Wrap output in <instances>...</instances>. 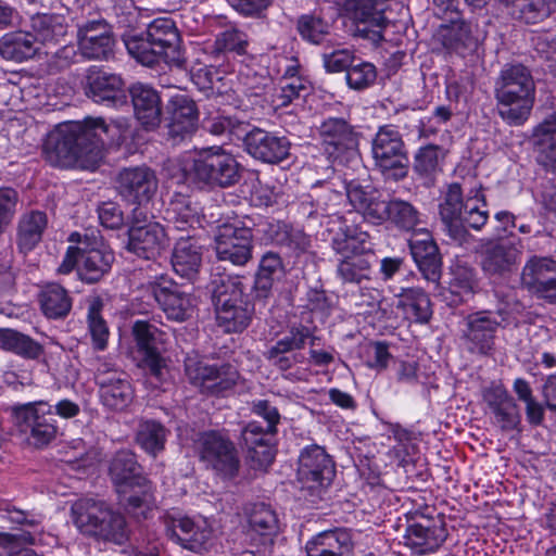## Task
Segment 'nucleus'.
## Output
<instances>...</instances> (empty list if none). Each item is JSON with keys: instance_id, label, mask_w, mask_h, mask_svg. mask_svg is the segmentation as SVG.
I'll list each match as a JSON object with an SVG mask.
<instances>
[{"instance_id": "obj_1", "label": "nucleus", "mask_w": 556, "mask_h": 556, "mask_svg": "<svg viewBox=\"0 0 556 556\" xmlns=\"http://www.w3.org/2000/svg\"><path fill=\"white\" fill-rule=\"evenodd\" d=\"M129 119L106 123L102 117H86L51 132L45 143V159L53 166L94 169L106 147L119 146L128 137Z\"/></svg>"}, {"instance_id": "obj_2", "label": "nucleus", "mask_w": 556, "mask_h": 556, "mask_svg": "<svg viewBox=\"0 0 556 556\" xmlns=\"http://www.w3.org/2000/svg\"><path fill=\"white\" fill-rule=\"evenodd\" d=\"M128 53L144 66L165 63L185 68L187 58L176 23L168 17L153 20L144 33L124 38Z\"/></svg>"}, {"instance_id": "obj_3", "label": "nucleus", "mask_w": 556, "mask_h": 556, "mask_svg": "<svg viewBox=\"0 0 556 556\" xmlns=\"http://www.w3.org/2000/svg\"><path fill=\"white\" fill-rule=\"evenodd\" d=\"M494 96L501 118L511 126L525 124L535 102V83L521 63L505 64L494 83Z\"/></svg>"}, {"instance_id": "obj_4", "label": "nucleus", "mask_w": 556, "mask_h": 556, "mask_svg": "<svg viewBox=\"0 0 556 556\" xmlns=\"http://www.w3.org/2000/svg\"><path fill=\"white\" fill-rule=\"evenodd\" d=\"M71 511L78 530L97 542L122 546L130 539L126 516L103 501L80 498L72 505Z\"/></svg>"}, {"instance_id": "obj_5", "label": "nucleus", "mask_w": 556, "mask_h": 556, "mask_svg": "<svg viewBox=\"0 0 556 556\" xmlns=\"http://www.w3.org/2000/svg\"><path fill=\"white\" fill-rule=\"evenodd\" d=\"M242 276H222L212 281V301L217 326L226 333L245 330L254 316V304Z\"/></svg>"}, {"instance_id": "obj_6", "label": "nucleus", "mask_w": 556, "mask_h": 556, "mask_svg": "<svg viewBox=\"0 0 556 556\" xmlns=\"http://www.w3.org/2000/svg\"><path fill=\"white\" fill-rule=\"evenodd\" d=\"M346 197L353 207L374 224L391 222L397 228L410 231L420 222L418 210L408 201L392 199L386 201L370 186L363 187L356 180L345 182Z\"/></svg>"}, {"instance_id": "obj_7", "label": "nucleus", "mask_w": 556, "mask_h": 556, "mask_svg": "<svg viewBox=\"0 0 556 556\" xmlns=\"http://www.w3.org/2000/svg\"><path fill=\"white\" fill-rule=\"evenodd\" d=\"M483 194L477 192L475 197L463 199L462 187L458 184L448 186L443 202L440 204V217L443 230L452 243L465 247L473 242V236L466 226L473 230H481L486 224L488 211L481 210L478 201Z\"/></svg>"}, {"instance_id": "obj_8", "label": "nucleus", "mask_w": 556, "mask_h": 556, "mask_svg": "<svg viewBox=\"0 0 556 556\" xmlns=\"http://www.w3.org/2000/svg\"><path fill=\"white\" fill-rule=\"evenodd\" d=\"M186 179L199 185L229 187L240 179V165L220 147L203 150L184 168Z\"/></svg>"}, {"instance_id": "obj_9", "label": "nucleus", "mask_w": 556, "mask_h": 556, "mask_svg": "<svg viewBox=\"0 0 556 556\" xmlns=\"http://www.w3.org/2000/svg\"><path fill=\"white\" fill-rule=\"evenodd\" d=\"M11 416L17 431L26 435L27 442L37 448L49 445L56 438L54 413L46 401L14 405L11 407Z\"/></svg>"}, {"instance_id": "obj_10", "label": "nucleus", "mask_w": 556, "mask_h": 556, "mask_svg": "<svg viewBox=\"0 0 556 556\" xmlns=\"http://www.w3.org/2000/svg\"><path fill=\"white\" fill-rule=\"evenodd\" d=\"M376 166L387 179L400 180L408 173V156L397 130L381 127L372 140Z\"/></svg>"}, {"instance_id": "obj_11", "label": "nucleus", "mask_w": 556, "mask_h": 556, "mask_svg": "<svg viewBox=\"0 0 556 556\" xmlns=\"http://www.w3.org/2000/svg\"><path fill=\"white\" fill-rule=\"evenodd\" d=\"M185 374L189 382L202 393L220 394L231 389L238 378V370L230 364H208L197 355L185 358Z\"/></svg>"}, {"instance_id": "obj_12", "label": "nucleus", "mask_w": 556, "mask_h": 556, "mask_svg": "<svg viewBox=\"0 0 556 556\" xmlns=\"http://www.w3.org/2000/svg\"><path fill=\"white\" fill-rule=\"evenodd\" d=\"M201 459L223 482H232L240 473V459L233 443L217 432L204 433L200 441Z\"/></svg>"}, {"instance_id": "obj_13", "label": "nucleus", "mask_w": 556, "mask_h": 556, "mask_svg": "<svg viewBox=\"0 0 556 556\" xmlns=\"http://www.w3.org/2000/svg\"><path fill=\"white\" fill-rule=\"evenodd\" d=\"M74 21L81 55L88 60H109L113 55L115 47L111 25L102 17L75 16Z\"/></svg>"}, {"instance_id": "obj_14", "label": "nucleus", "mask_w": 556, "mask_h": 556, "mask_svg": "<svg viewBox=\"0 0 556 556\" xmlns=\"http://www.w3.org/2000/svg\"><path fill=\"white\" fill-rule=\"evenodd\" d=\"M113 262L114 254L106 248L70 247L59 271L67 274L76 266L83 281L94 283L109 273Z\"/></svg>"}, {"instance_id": "obj_15", "label": "nucleus", "mask_w": 556, "mask_h": 556, "mask_svg": "<svg viewBox=\"0 0 556 556\" xmlns=\"http://www.w3.org/2000/svg\"><path fill=\"white\" fill-rule=\"evenodd\" d=\"M522 255L520 238L481 239V267L489 277L501 278L514 271Z\"/></svg>"}, {"instance_id": "obj_16", "label": "nucleus", "mask_w": 556, "mask_h": 556, "mask_svg": "<svg viewBox=\"0 0 556 556\" xmlns=\"http://www.w3.org/2000/svg\"><path fill=\"white\" fill-rule=\"evenodd\" d=\"M387 0H344L342 3L346 16L352 20L354 36L378 42L388 18L384 15Z\"/></svg>"}, {"instance_id": "obj_17", "label": "nucleus", "mask_w": 556, "mask_h": 556, "mask_svg": "<svg viewBox=\"0 0 556 556\" xmlns=\"http://www.w3.org/2000/svg\"><path fill=\"white\" fill-rule=\"evenodd\" d=\"M215 253L220 262L243 266L252 258L253 232L238 224H223L215 235Z\"/></svg>"}, {"instance_id": "obj_18", "label": "nucleus", "mask_w": 556, "mask_h": 556, "mask_svg": "<svg viewBox=\"0 0 556 556\" xmlns=\"http://www.w3.org/2000/svg\"><path fill=\"white\" fill-rule=\"evenodd\" d=\"M244 151L254 160L279 164L290 157L291 141L286 136L253 126L245 128L242 137Z\"/></svg>"}, {"instance_id": "obj_19", "label": "nucleus", "mask_w": 556, "mask_h": 556, "mask_svg": "<svg viewBox=\"0 0 556 556\" xmlns=\"http://www.w3.org/2000/svg\"><path fill=\"white\" fill-rule=\"evenodd\" d=\"M556 260L551 256L532 255L523 265L520 282L523 289L538 300L556 305Z\"/></svg>"}, {"instance_id": "obj_20", "label": "nucleus", "mask_w": 556, "mask_h": 556, "mask_svg": "<svg viewBox=\"0 0 556 556\" xmlns=\"http://www.w3.org/2000/svg\"><path fill=\"white\" fill-rule=\"evenodd\" d=\"M157 184L154 170L148 166L122 168L115 178L118 194L132 204L150 202L157 190Z\"/></svg>"}, {"instance_id": "obj_21", "label": "nucleus", "mask_w": 556, "mask_h": 556, "mask_svg": "<svg viewBox=\"0 0 556 556\" xmlns=\"http://www.w3.org/2000/svg\"><path fill=\"white\" fill-rule=\"evenodd\" d=\"M84 89L85 94L99 104L121 106L127 103L125 81L115 73L90 67L85 77Z\"/></svg>"}, {"instance_id": "obj_22", "label": "nucleus", "mask_w": 556, "mask_h": 556, "mask_svg": "<svg viewBox=\"0 0 556 556\" xmlns=\"http://www.w3.org/2000/svg\"><path fill=\"white\" fill-rule=\"evenodd\" d=\"M448 533L441 515H421L420 519L406 529L405 545L418 555L435 552Z\"/></svg>"}, {"instance_id": "obj_23", "label": "nucleus", "mask_w": 556, "mask_h": 556, "mask_svg": "<svg viewBox=\"0 0 556 556\" xmlns=\"http://www.w3.org/2000/svg\"><path fill=\"white\" fill-rule=\"evenodd\" d=\"M500 321L489 311L469 314L465 318L463 338L471 353L488 356L494 351Z\"/></svg>"}, {"instance_id": "obj_24", "label": "nucleus", "mask_w": 556, "mask_h": 556, "mask_svg": "<svg viewBox=\"0 0 556 556\" xmlns=\"http://www.w3.org/2000/svg\"><path fill=\"white\" fill-rule=\"evenodd\" d=\"M149 289L168 319L182 323L191 317L194 307L193 299L179 290L172 280L161 276L149 285Z\"/></svg>"}, {"instance_id": "obj_25", "label": "nucleus", "mask_w": 556, "mask_h": 556, "mask_svg": "<svg viewBox=\"0 0 556 556\" xmlns=\"http://www.w3.org/2000/svg\"><path fill=\"white\" fill-rule=\"evenodd\" d=\"M336 477L332 458L323 446L312 444L303 448L299 456L298 480L301 483H317L329 486Z\"/></svg>"}, {"instance_id": "obj_26", "label": "nucleus", "mask_w": 556, "mask_h": 556, "mask_svg": "<svg viewBox=\"0 0 556 556\" xmlns=\"http://www.w3.org/2000/svg\"><path fill=\"white\" fill-rule=\"evenodd\" d=\"M167 136L178 143L192 135L198 126L199 112L195 102L186 94H175L167 104Z\"/></svg>"}, {"instance_id": "obj_27", "label": "nucleus", "mask_w": 556, "mask_h": 556, "mask_svg": "<svg viewBox=\"0 0 556 556\" xmlns=\"http://www.w3.org/2000/svg\"><path fill=\"white\" fill-rule=\"evenodd\" d=\"M169 238L160 223L129 226L127 250L138 257L154 260L168 247Z\"/></svg>"}, {"instance_id": "obj_28", "label": "nucleus", "mask_w": 556, "mask_h": 556, "mask_svg": "<svg viewBox=\"0 0 556 556\" xmlns=\"http://www.w3.org/2000/svg\"><path fill=\"white\" fill-rule=\"evenodd\" d=\"M168 533L182 548L201 554L208 549L213 530L205 520L179 517L172 520Z\"/></svg>"}, {"instance_id": "obj_29", "label": "nucleus", "mask_w": 556, "mask_h": 556, "mask_svg": "<svg viewBox=\"0 0 556 556\" xmlns=\"http://www.w3.org/2000/svg\"><path fill=\"white\" fill-rule=\"evenodd\" d=\"M262 425L250 421L242 430V440L248 450L247 459L254 472H265L275 459L274 435L262 434Z\"/></svg>"}, {"instance_id": "obj_30", "label": "nucleus", "mask_w": 556, "mask_h": 556, "mask_svg": "<svg viewBox=\"0 0 556 556\" xmlns=\"http://www.w3.org/2000/svg\"><path fill=\"white\" fill-rule=\"evenodd\" d=\"M408 242L412 256L425 279L437 282L441 277L442 261L431 235L428 231L417 232Z\"/></svg>"}, {"instance_id": "obj_31", "label": "nucleus", "mask_w": 556, "mask_h": 556, "mask_svg": "<svg viewBox=\"0 0 556 556\" xmlns=\"http://www.w3.org/2000/svg\"><path fill=\"white\" fill-rule=\"evenodd\" d=\"M248 522V534L261 544H273L280 531L279 519L270 505L265 503L250 504L244 509Z\"/></svg>"}, {"instance_id": "obj_32", "label": "nucleus", "mask_w": 556, "mask_h": 556, "mask_svg": "<svg viewBox=\"0 0 556 556\" xmlns=\"http://www.w3.org/2000/svg\"><path fill=\"white\" fill-rule=\"evenodd\" d=\"M134 113L146 129H155L161 124L162 102L159 92L143 84H135L129 90Z\"/></svg>"}, {"instance_id": "obj_33", "label": "nucleus", "mask_w": 556, "mask_h": 556, "mask_svg": "<svg viewBox=\"0 0 556 556\" xmlns=\"http://www.w3.org/2000/svg\"><path fill=\"white\" fill-rule=\"evenodd\" d=\"M536 162L556 174V111L547 115L532 131Z\"/></svg>"}, {"instance_id": "obj_34", "label": "nucleus", "mask_w": 556, "mask_h": 556, "mask_svg": "<svg viewBox=\"0 0 556 556\" xmlns=\"http://www.w3.org/2000/svg\"><path fill=\"white\" fill-rule=\"evenodd\" d=\"M319 131L323 143L330 154L355 153L357 147L356 134L343 118L330 117L326 119L320 125Z\"/></svg>"}, {"instance_id": "obj_35", "label": "nucleus", "mask_w": 556, "mask_h": 556, "mask_svg": "<svg viewBox=\"0 0 556 556\" xmlns=\"http://www.w3.org/2000/svg\"><path fill=\"white\" fill-rule=\"evenodd\" d=\"M202 264V248L194 236L181 237L174 245L172 266L177 275L192 280Z\"/></svg>"}, {"instance_id": "obj_36", "label": "nucleus", "mask_w": 556, "mask_h": 556, "mask_svg": "<svg viewBox=\"0 0 556 556\" xmlns=\"http://www.w3.org/2000/svg\"><path fill=\"white\" fill-rule=\"evenodd\" d=\"M353 548L351 531L345 528L324 531L307 542V556H344Z\"/></svg>"}, {"instance_id": "obj_37", "label": "nucleus", "mask_w": 556, "mask_h": 556, "mask_svg": "<svg viewBox=\"0 0 556 556\" xmlns=\"http://www.w3.org/2000/svg\"><path fill=\"white\" fill-rule=\"evenodd\" d=\"M98 387L102 404L110 409L123 410L134 400V390L126 374H117L113 378L101 374Z\"/></svg>"}, {"instance_id": "obj_38", "label": "nucleus", "mask_w": 556, "mask_h": 556, "mask_svg": "<svg viewBox=\"0 0 556 556\" xmlns=\"http://www.w3.org/2000/svg\"><path fill=\"white\" fill-rule=\"evenodd\" d=\"M48 226V217L45 212L30 211L24 213L16 225L15 243L20 253L27 254L42 240Z\"/></svg>"}, {"instance_id": "obj_39", "label": "nucleus", "mask_w": 556, "mask_h": 556, "mask_svg": "<svg viewBox=\"0 0 556 556\" xmlns=\"http://www.w3.org/2000/svg\"><path fill=\"white\" fill-rule=\"evenodd\" d=\"M109 472L112 482L119 486H143L148 483L136 455L128 450L118 451L114 455Z\"/></svg>"}, {"instance_id": "obj_40", "label": "nucleus", "mask_w": 556, "mask_h": 556, "mask_svg": "<svg viewBox=\"0 0 556 556\" xmlns=\"http://www.w3.org/2000/svg\"><path fill=\"white\" fill-rule=\"evenodd\" d=\"M395 298V307L402 311L406 319L420 324L428 323L432 315L431 302L424 289L403 288Z\"/></svg>"}, {"instance_id": "obj_41", "label": "nucleus", "mask_w": 556, "mask_h": 556, "mask_svg": "<svg viewBox=\"0 0 556 556\" xmlns=\"http://www.w3.org/2000/svg\"><path fill=\"white\" fill-rule=\"evenodd\" d=\"M38 302L42 314L49 319H64L73 306L70 292L55 282L47 283L41 288Z\"/></svg>"}, {"instance_id": "obj_42", "label": "nucleus", "mask_w": 556, "mask_h": 556, "mask_svg": "<svg viewBox=\"0 0 556 556\" xmlns=\"http://www.w3.org/2000/svg\"><path fill=\"white\" fill-rule=\"evenodd\" d=\"M165 219L177 230L200 227L201 217L197 204L187 195L175 194L165 210Z\"/></svg>"}, {"instance_id": "obj_43", "label": "nucleus", "mask_w": 556, "mask_h": 556, "mask_svg": "<svg viewBox=\"0 0 556 556\" xmlns=\"http://www.w3.org/2000/svg\"><path fill=\"white\" fill-rule=\"evenodd\" d=\"M39 46L28 31H12L0 38V55L9 61L23 62L34 58Z\"/></svg>"}, {"instance_id": "obj_44", "label": "nucleus", "mask_w": 556, "mask_h": 556, "mask_svg": "<svg viewBox=\"0 0 556 556\" xmlns=\"http://www.w3.org/2000/svg\"><path fill=\"white\" fill-rule=\"evenodd\" d=\"M31 36L36 43L55 46L61 43L67 34L65 17L55 14H38L31 18Z\"/></svg>"}, {"instance_id": "obj_45", "label": "nucleus", "mask_w": 556, "mask_h": 556, "mask_svg": "<svg viewBox=\"0 0 556 556\" xmlns=\"http://www.w3.org/2000/svg\"><path fill=\"white\" fill-rule=\"evenodd\" d=\"M169 430L154 419H142L136 430L137 444L152 457H156L165 448Z\"/></svg>"}, {"instance_id": "obj_46", "label": "nucleus", "mask_w": 556, "mask_h": 556, "mask_svg": "<svg viewBox=\"0 0 556 556\" xmlns=\"http://www.w3.org/2000/svg\"><path fill=\"white\" fill-rule=\"evenodd\" d=\"M0 348L27 359H37L43 353L42 345L37 341L9 328L0 329Z\"/></svg>"}, {"instance_id": "obj_47", "label": "nucleus", "mask_w": 556, "mask_h": 556, "mask_svg": "<svg viewBox=\"0 0 556 556\" xmlns=\"http://www.w3.org/2000/svg\"><path fill=\"white\" fill-rule=\"evenodd\" d=\"M369 236L367 232L359 231L354 226H348L343 223L340 224L338 231L331 239V245L338 253L349 255H358L367 250Z\"/></svg>"}, {"instance_id": "obj_48", "label": "nucleus", "mask_w": 556, "mask_h": 556, "mask_svg": "<svg viewBox=\"0 0 556 556\" xmlns=\"http://www.w3.org/2000/svg\"><path fill=\"white\" fill-rule=\"evenodd\" d=\"M249 47V36L236 26H228L215 37L213 45L214 53H233L243 55Z\"/></svg>"}, {"instance_id": "obj_49", "label": "nucleus", "mask_w": 556, "mask_h": 556, "mask_svg": "<svg viewBox=\"0 0 556 556\" xmlns=\"http://www.w3.org/2000/svg\"><path fill=\"white\" fill-rule=\"evenodd\" d=\"M556 0H516L514 14L527 24H538L554 11Z\"/></svg>"}, {"instance_id": "obj_50", "label": "nucleus", "mask_w": 556, "mask_h": 556, "mask_svg": "<svg viewBox=\"0 0 556 556\" xmlns=\"http://www.w3.org/2000/svg\"><path fill=\"white\" fill-rule=\"evenodd\" d=\"M202 127L214 136L229 135L237 139H242L245 128H249V124L215 112L203 118Z\"/></svg>"}, {"instance_id": "obj_51", "label": "nucleus", "mask_w": 556, "mask_h": 556, "mask_svg": "<svg viewBox=\"0 0 556 556\" xmlns=\"http://www.w3.org/2000/svg\"><path fill=\"white\" fill-rule=\"evenodd\" d=\"M343 282L359 283L370 278V263L359 255H346L337 267Z\"/></svg>"}, {"instance_id": "obj_52", "label": "nucleus", "mask_w": 556, "mask_h": 556, "mask_svg": "<svg viewBox=\"0 0 556 556\" xmlns=\"http://www.w3.org/2000/svg\"><path fill=\"white\" fill-rule=\"evenodd\" d=\"M348 86L353 90H365L372 86L377 79L376 66L367 61L357 58L345 75Z\"/></svg>"}, {"instance_id": "obj_53", "label": "nucleus", "mask_w": 556, "mask_h": 556, "mask_svg": "<svg viewBox=\"0 0 556 556\" xmlns=\"http://www.w3.org/2000/svg\"><path fill=\"white\" fill-rule=\"evenodd\" d=\"M296 29L302 39L320 45L330 33V24L319 16L305 14L299 17Z\"/></svg>"}, {"instance_id": "obj_54", "label": "nucleus", "mask_w": 556, "mask_h": 556, "mask_svg": "<svg viewBox=\"0 0 556 556\" xmlns=\"http://www.w3.org/2000/svg\"><path fill=\"white\" fill-rule=\"evenodd\" d=\"M308 89L309 87L303 78L282 81L280 87L273 93L271 103L276 109L286 108L294 100L304 98L308 93Z\"/></svg>"}, {"instance_id": "obj_55", "label": "nucleus", "mask_w": 556, "mask_h": 556, "mask_svg": "<svg viewBox=\"0 0 556 556\" xmlns=\"http://www.w3.org/2000/svg\"><path fill=\"white\" fill-rule=\"evenodd\" d=\"M102 301L97 298L90 302L88 308L89 331L92 338L93 346L97 350H104L109 338V329L105 320L100 315Z\"/></svg>"}, {"instance_id": "obj_56", "label": "nucleus", "mask_w": 556, "mask_h": 556, "mask_svg": "<svg viewBox=\"0 0 556 556\" xmlns=\"http://www.w3.org/2000/svg\"><path fill=\"white\" fill-rule=\"evenodd\" d=\"M442 38L443 45L448 49L466 48L472 39L470 24L463 20L452 21V24L444 28Z\"/></svg>"}, {"instance_id": "obj_57", "label": "nucleus", "mask_w": 556, "mask_h": 556, "mask_svg": "<svg viewBox=\"0 0 556 556\" xmlns=\"http://www.w3.org/2000/svg\"><path fill=\"white\" fill-rule=\"evenodd\" d=\"M307 339H311V344L313 345L315 338L308 327L303 325L293 326L288 333L279 339L271 348L283 352L295 353L294 351L304 348Z\"/></svg>"}, {"instance_id": "obj_58", "label": "nucleus", "mask_w": 556, "mask_h": 556, "mask_svg": "<svg viewBox=\"0 0 556 556\" xmlns=\"http://www.w3.org/2000/svg\"><path fill=\"white\" fill-rule=\"evenodd\" d=\"M440 148L438 146H426L415 156L414 169L424 177L434 175L439 170Z\"/></svg>"}, {"instance_id": "obj_59", "label": "nucleus", "mask_w": 556, "mask_h": 556, "mask_svg": "<svg viewBox=\"0 0 556 556\" xmlns=\"http://www.w3.org/2000/svg\"><path fill=\"white\" fill-rule=\"evenodd\" d=\"M534 50L546 62V68L556 76V36L543 33L533 38Z\"/></svg>"}, {"instance_id": "obj_60", "label": "nucleus", "mask_w": 556, "mask_h": 556, "mask_svg": "<svg viewBox=\"0 0 556 556\" xmlns=\"http://www.w3.org/2000/svg\"><path fill=\"white\" fill-rule=\"evenodd\" d=\"M494 416V424L501 428L502 431H513L518 429L521 421L519 407L514 399L508 401L503 406L492 410Z\"/></svg>"}, {"instance_id": "obj_61", "label": "nucleus", "mask_w": 556, "mask_h": 556, "mask_svg": "<svg viewBox=\"0 0 556 556\" xmlns=\"http://www.w3.org/2000/svg\"><path fill=\"white\" fill-rule=\"evenodd\" d=\"M252 410L266 422L262 426V434L275 435L281 418L278 408L267 400H258L253 402Z\"/></svg>"}, {"instance_id": "obj_62", "label": "nucleus", "mask_w": 556, "mask_h": 556, "mask_svg": "<svg viewBox=\"0 0 556 556\" xmlns=\"http://www.w3.org/2000/svg\"><path fill=\"white\" fill-rule=\"evenodd\" d=\"M126 508L134 518L144 520L156 508V502L153 495L146 490L138 495H130L127 498Z\"/></svg>"}, {"instance_id": "obj_63", "label": "nucleus", "mask_w": 556, "mask_h": 556, "mask_svg": "<svg viewBox=\"0 0 556 556\" xmlns=\"http://www.w3.org/2000/svg\"><path fill=\"white\" fill-rule=\"evenodd\" d=\"M356 55L349 49H336L323 53V62L328 73L348 72Z\"/></svg>"}, {"instance_id": "obj_64", "label": "nucleus", "mask_w": 556, "mask_h": 556, "mask_svg": "<svg viewBox=\"0 0 556 556\" xmlns=\"http://www.w3.org/2000/svg\"><path fill=\"white\" fill-rule=\"evenodd\" d=\"M156 327L148 321L137 320L132 326V333L137 346L143 355L150 352H157L154 346Z\"/></svg>"}]
</instances>
